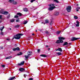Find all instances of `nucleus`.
<instances>
[{
	"instance_id": "f8f14e48",
	"label": "nucleus",
	"mask_w": 80,
	"mask_h": 80,
	"mask_svg": "<svg viewBox=\"0 0 80 80\" xmlns=\"http://www.w3.org/2000/svg\"><path fill=\"white\" fill-rule=\"evenodd\" d=\"M25 70V69L23 68H19V71L20 72H23V71H24Z\"/></svg>"
},
{
	"instance_id": "4be33fe9",
	"label": "nucleus",
	"mask_w": 80,
	"mask_h": 80,
	"mask_svg": "<svg viewBox=\"0 0 80 80\" xmlns=\"http://www.w3.org/2000/svg\"><path fill=\"white\" fill-rule=\"evenodd\" d=\"M17 15H18L19 16H22V13H17Z\"/></svg>"
},
{
	"instance_id": "6ab92c4d",
	"label": "nucleus",
	"mask_w": 80,
	"mask_h": 80,
	"mask_svg": "<svg viewBox=\"0 0 80 80\" xmlns=\"http://www.w3.org/2000/svg\"><path fill=\"white\" fill-rule=\"evenodd\" d=\"M60 32H61V31H59L56 32V34L57 35H59L60 33Z\"/></svg>"
},
{
	"instance_id": "5fc2aeb1",
	"label": "nucleus",
	"mask_w": 80,
	"mask_h": 80,
	"mask_svg": "<svg viewBox=\"0 0 80 80\" xmlns=\"http://www.w3.org/2000/svg\"><path fill=\"white\" fill-rule=\"evenodd\" d=\"M57 50H58V49H56V51H57Z\"/></svg>"
},
{
	"instance_id": "f257e3e1",
	"label": "nucleus",
	"mask_w": 80,
	"mask_h": 80,
	"mask_svg": "<svg viewBox=\"0 0 80 80\" xmlns=\"http://www.w3.org/2000/svg\"><path fill=\"white\" fill-rule=\"evenodd\" d=\"M32 52H27V54H28V55H25L24 56V57H25L26 59H28V58L30 57V56L31 55H32Z\"/></svg>"
},
{
	"instance_id": "f3484780",
	"label": "nucleus",
	"mask_w": 80,
	"mask_h": 80,
	"mask_svg": "<svg viewBox=\"0 0 80 80\" xmlns=\"http://www.w3.org/2000/svg\"><path fill=\"white\" fill-rule=\"evenodd\" d=\"M68 45V43L67 42H65L64 43V44L63 45V46H65V45Z\"/></svg>"
},
{
	"instance_id": "4468645a",
	"label": "nucleus",
	"mask_w": 80,
	"mask_h": 80,
	"mask_svg": "<svg viewBox=\"0 0 80 80\" xmlns=\"http://www.w3.org/2000/svg\"><path fill=\"white\" fill-rule=\"evenodd\" d=\"M15 77H14L12 78H10L8 80H13L14 78H15Z\"/></svg>"
},
{
	"instance_id": "ea45409f",
	"label": "nucleus",
	"mask_w": 80,
	"mask_h": 80,
	"mask_svg": "<svg viewBox=\"0 0 80 80\" xmlns=\"http://www.w3.org/2000/svg\"><path fill=\"white\" fill-rule=\"evenodd\" d=\"M40 49H38V53H40Z\"/></svg>"
},
{
	"instance_id": "13d9d810",
	"label": "nucleus",
	"mask_w": 80,
	"mask_h": 80,
	"mask_svg": "<svg viewBox=\"0 0 80 80\" xmlns=\"http://www.w3.org/2000/svg\"><path fill=\"white\" fill-rule=\"evenodd\" d=\"M2 23V21H0V23Z\"/></svg>"
},
{
	"instance_id": "393cba45",
	"label": "nucleus",
	"mask_w": 80,
	"mask_h": 80,
	"mask_svg": "<svg viewBox=\"0 0 80 80\" xmlns=\"http://www.w3.org/2000/svg\"><path fill=\"white\" fill-rule=\"evenodd\" d=\"M56 54H58V55H62V53L61 52H57Z\"/></svg>"
},
{
	"instance_id": "b1692460",
	"label": "nucleus",
	"mask_w": 80,
	"mask_h": 80,
	"mask_svg": "<svg viewBox=\"0 0 80 80\" xmlns=\"http://www.w3.org/2000/svg\"><path fill=\"white\" fill-rule=\"evenodd\" d=\"M20 27V26L19 25H18V24L15 26V28H18V27Z\"/></svg>"
},
{
	"instance_id": "ddd939ff",
	"label": "nucleus",
	"mask_w": 80,
	"mask_h": 80,
	"mask_svg": "<svg viewBox=\"0 0 80 80\" xmlns=\"http://www.w3.org/2000/svg\"><path fill=\"white\" fill-rule=\"evenodd\" d=\"M76 23L77 24H76V27H79V23L80 22H78V21H76Z\"/></svg>"
},
{
	"instance_id": "e433bc0d",
	"label": "nucleus",
	"mask_w": 80,
	"mask_h": 80,
	"mask_svg": "<svg viewBox=\"0 0 80 80\" xmlns=\"http://www.w3.org/2000/svg\"><path fill=\"white\" fill-rule=\"evenodd\" d=\"M12 50L13 51H16V50H17L16 49V48H14L12 49Z\"/></svg>"
},
{
	"instance_id": "4d7b16f0",
	"label": "nucleus",
	"mask_w": 80,
	"mask_h": 80,
	"mask_svg": "<svg viewBox=\"0 0 80 80\" xmlns=\"http://www.w3.org/2000/svg\"><path fill=\"white\" fill-rule=\"evenodd\" d=\"M15 38H14V36L13 37V38H12V40H13V39H14Z\"/></svg>"
},
{
	"instance_id": "5701e85b",
	"label": "nucleus",
	"mask_w": 80,
	"mask_h": 80,
	"mask_svg": "<svg viewBox=\"0 0 80 80\" xmlns=\"http://www.w3.org/2000/svg\"><path fill=\"white\" fill-rule=\"evenodd\" d=\"M58 51H60V52H62V48H58Z\"/></svg>"
},
{
	"instance_id": "052dcab7",
	"label": "nucleus",
	"mask_w": 80,
	"mask_h": 80,
	"mask_svg": "<svg viewBox=\"0 0 80 80\" xmlns=\"http://www.w3.org/2000/svg\"><path fill=\"white\" fill-rule=\"evenodd\" d=\"M36 32H37V30H36Z\"/></svg>"
},
{
	"instance_id": "2eb2a0df",
	"label": "nucleus",
	"mask_w": 80,
	"mask_h": 80,
	"mask_svg": "<svg viewBox=\"0 0 80 80\" xmlns=\"http://www.w3.org/2000/svg\"><path fill=\"white\" fill-rule=\"evenodd\" d=\"M40 56H41V57H47V55H45V54H42L40 55Z\"/></svg>"
},
{
	"instance_id": "680f3d73",
	"label": "nucleus",
	"mask_w": 80,
	"mask_h": 80,
	"mask_svg": "<svg viewBox=\"0 0 80 80\" xmlns=\"http://www.w3.org/2000/svg\"><path fill=\"white\" fill-rule=\"evenodd\" d=\"M41 23H43V22H42Z\"/></svg>"
},
{
	"instance_id": "0eeeda50",
	"label": "nucleus",
	"mask_w": 80,
	"mask_h": 80,
	"mask_svg": "<svg viewBox=\"0 0 80 80\" xmlns=\"http://www.w3.org/2000/svg\"><path fill=\"white\" fill-rule=\"evenodd\" d=\"M57 43H63V41L62 40H58L56 42Z\"/></svg>"
},
{
	"instance_id": "20e7f679",
	"label": "nucleus",
	"mask_w": 80,
	"mask_h": 80,
	"mask_svg": "<svg viewBox=\"0 0 80 80\" xmlns=\"http://www.w3.org/2000/svg\"><path fill=\"white\" fill-rule=\"evenodd\" d=\"M14 1H15V0H9V3H12L13 4H17V2H14Z\"/></svg>"
},
{
	"instance_id": "6e6552de",
	"label": "nucleus",
	"mask_w": 80,
	"mask_h": 80,
	"mask_svg": "<svg viewBox=\"0 0 80 80\" xmlns=\"http://www.w3.org/2000/svg\"><path fill=\"white\" fill-rule=\"evenodd\" d=\"M2 14H3V15H8V12H2Z\"/></svg>"
},
{
	"instance_id": "c03bdc74",
	"label": "nucleus",
	"mask_w": 80,
	"mask_h": 80,
	"mask_svg": "<svg viewBox=\"0 0 80 80\" xmlns=\"http://www.w3.org/2000/svg\"><path fill=\"white\" fill-rule=\"evenodd\" d=\"M2 15H0V19H2Z\"/></svg>"
},
{
	"instance_id": "a211bd4d",
	"label": "nucleus",
	"mask_w": 80,
	"mask_h": 80,
	"mask_svg": "<svg viewBox=\"0 0 80 80\" xmlns=\"http://www.w3.org/2000/svg\"><path fill=\"white\" fill-rule=\"evenodd\" d=\"M10 22H15V19H11L10 20Z\"/></svg>"
},
{
	"instance_id": "72a5a7b5",
	"label": "nucleus",
	"mask_w": 80,
	"mask_h": 80,
	"mask_svg": "<svg viewBox=\"0 0 80 80\" xmlns=\"http://www.w3.org/2000/svg\"><path fill=\"white\" fill-rule=\"evenodd\" d=\"M35 0H31V3H33V2H34V1H35Z\"/></svg>"
},
{
	"instance_id": "7ed1b4c3",
	"label": "nucleus",
	"mask_w": 80,
	"mask_h": 80,
	"mask_svg": "<svg viewBox=\"0 0 80 80\" xmlns=\"http://www.w3.org/2000/svg\"><path fill=\"white\" fill-rule=\"evenodd\" d=\"M71 9H72V8L71 7V6H68L67 7V8L66 10H67V11L68 12H71Z\"/></svg>"
},
{
	"instance_id": "a18cd8bd",
	"label": "nucleus",
	"mask_w": 80,
	"mask_h": 80,
	"mask_svg": "<svg viewBox=\"0 0 80 80\" xmlns=\"http://www.w3.org/2000/svg\"><path fill=\"white\" fill-rule=\"evenodd\" d=\"M50 25H52V22H51L50 23Z\"/></svg>"
},
{
	"instance_id": "e2e57ef3",
	"label": "nucleus",
	"mask_w": 80,
	"mask_h": 80,
	"mask_svg": "<svg viewBox=\"0 0 80 80\" xmlns=\"http://www.w3.org/2000/svg\"><path fill=\"white\" fill-rule=\"evenodd\" d=\"M69 44H71V43H69Z\"/></svg>"
},
{
	"instance_id": "a19ab883",
	"label": "nucleus",
	"mask_w": 80,
	"mask_h": 80,
	"mask_svg": "<svg viewBox=\"0 0 80 80\" xmlns=\"http://www.w3.org/2000/svg\"><path fill=\"white\" fill-rule=\"evenodd\" d=\"M46 34H47L48 35V31H46Z\"/></svg>"
},
{
	"instance_id": "c85d7f7f",
	"label": "nucleus",
	"mask_w": 80,
	"mask_h": 80,
	"mask_svg": "<svg viewBox=\"0 0 80 80\" xmlns=\"http://www.w3.org/2000/svg\"><path fill=\"white\" fill-rule=\"evenodd\" d=\"M16 50H18V51H19L20 50V48H19V47H18L17 48H16Z\"/></svg>"
},
{
	"instance_id": "9b49d317",
	"label": "nucleus",
	"mask_w": 80,
	"mask_h": 80,
	"mask_svg": "<svg viewBox=\"0 0 80 80\" xmlns=\"http://www.w3.org/2000/svg\"><path fill=\"white\" fill-rule=\"evenodd\" d=\"M12 58V56H8V57H7L5 58V59H10V58Z\"/></svg>"
},
{
	"instance_id": "f704fd0d",
	"label": "nucleus",
	"mask_w": 80,
	"mask_h": 80,
	"mask_svg": "<svg viewBox=\"0 0 80 80\" xmlns=\"http://www.w3.org/2000/svg\"><path fill=\"white\" fill-rule=\"evenodd\" d=\"M27 22H27V21H25V22H24L23 24H26L27 23Z\"/></svg>"
},
{
	"instance_id": "423d86ee",
	"label": "nucleus",
	"mask_w": 80,
	"mask_h": 80,
	"mask_svg": "<svg viewBox=\"0 0 80 80\" xmlns=\"http://www.w3.org/2000/svg\"><path fill=\"white\" fill-rule=\"evenodd\" d=\"M78 39H79V38L73 37L72 38L71 40L72 41H75V40H77Z\"/></svg>"
},
{
	"instance_id": "2f4dec72",
	"label": "nucleus",
	"mask_w": 80,
	"mask_h": 80,
	"mask_svg": "<svg viewBox=\"0 0 80 80\" xmlns=\"http://www.w3.org/2000/svg\"><path fill=\"white\" fill-rule=\"evenodd\" d=\"M16 22H20V20H19V18H18V20H16Z\"/></svg>"
},
{
	"instance_id": "49530a36",
	"label": "nucleus",
	"mask_w": 80,
	"mask_h": 80,
	"mask_svg": "<svg viewBox=\"0 0 80 80\" xmlns=\"http://www.w3.org/2000/svg\"><path fill=\"white\" fill-rule=\"evenodd\" d=\"M29 80H33V78H30L29 79Z\"/></svg>"
},
{
	"instance_id": "bf43d9fd",
	"label": "nucleus",
	"mask_w": 80,
	"mask_h": 80,
	"mask_svg": "<svg viewBox=\"0 0 80 80\" xmlns=\"http://www.w3.org/2000/svg\"><path fill=\"white\" fill-rule=\"evenodd\" d=\"M10 30H12V29L11 28H10Z\"/></svg>"
},
{
	"instance_id": "864d4df0",
	"label": "nucleus",
	"mask_w": 80,
	"mask_h": 80,
	"mask_svg": "<svg viewBox=\"0 0 80 80\" xmlns=\"http://www.w3.org/2000/svg\"><path fill=\"white\" fill-rule=\"evenodd\" d=\"M1 49H3V47H1Z\"/></svg>"
},
{
	"instance_id": "58836bf2",
	"label": "nucleus",
	"mask_w": 80,
	"mask_h": 80,
	"mask_svg": "<svg viewBox=\"0 0 80 80\" xmlns=\"http://www.w3.org/2000/svg\"><path fill=\"white\" fill-rule=\"evenodd\" d=\"M20 36H22V35H23V34H22V33H19Z\"/></svg>"
},
{
	"instance_id": "7c9ffc66",
	"label": "nucleus",
	"mask_w": 80,
	"mask_h": 80,
	"mask_svg": "<svg viewBox=\"0 0 80 80\" xmlns=\"http://www.w3.org/2000/svg\"><path fill=\"white\" fill-rule=\"evenodd\" d=\"M59 14V13H58V12H56L55 14V15H58Z\"/></svg>"
},
{
	"instance_id": "a878e982",
	"label": "nucleus",
	"mask_w": 80,
	"mask_h": 80,
	"mask_svg": "<svg viewBox=\"0 0 80 80\" xmlns=\"http://www.w3.org/2000/svg\"><path fill=\"white\" fill-rule=\"evenodd\" d=\"M4 26L3 27H2L0 28V30L2 32L3 31V28H4Z\"/></svg>"
},
{
	"instance_id": "39448f33",
	"label": "nucleus",
	"mask_w": 80,
	"mask_h": 80,
	"mask_svg": "<svg viewBox=\"0 0 80 80\" xmlns=\"http://www.w3.org/2000/svg\"><path fill=\"white\" fill-rule=\"evenodd\" d=\"M56 8L55 6L50 7L48 8V10H53L54 8Z\"/></svg>"
},
{
	"instance_id": "9d476101",
	"label": "nucleus",
	"mask_w": 80,
	"mask_h": 80,
	"mask_svg": "<svg viewBox=\"0 0 80 80\" xmlns=\"http://www.w3.org/2000/svg\"><path fill=\"white\" fill-rule=\"evenodd\" d=\"M25 63V62L22 61V62L20 63H18V65L19 66H20L21 65H23Z\"/></svg>"
},
{
	"instance_id": "473e14b6",
	"label": "nucleus",
	"mask_w": 80,
	"mask_h": 80,
	"mask_svg": "<svg viewBox=\"0 0 80 80\" xmlns=\"http://www.w3.org/2000/svg\"><path fill=\"white\" fill-rule=\"evenodd\" d=\"M74 18H75V19H78V17H77V16H75L74 17Z\"/></svg>"
},
{
	"instance_id": "603ef678",
	"label": "nucleus",
	"mask_w": 80,
	"mask_h": 80,
	"mask_svg": "<svg viewBox=\"0 0 80 80\" xmlns=\"http://www.w3.org/2000/svg\"><path fill=\"white\" fill-rule=\"evenodd\" d=\"M46 47H48V45L46 46Z\"/></svg>"
},
{
	"instance_id": "cd10ccee",
	"label": "nucleus",
	"mask_w": 80,
	"mask_h": 80,
	"mask_svg": "<svg viewBox=\"0 0 80 80\" xmlns=\"http://www.w3.org/2000/svg\"><path fill=\"white\" fill-rule=\"evenodd\" d=\"M49 7H52V6H53V5L52 4H50L48 5Z\"/></svg>"
},
{
	"instance_id": "09e8293b",
	"label": "nucleus",
	"mask_w": 80,
	"mask_h": 80,
	"mask_svg": "<svg viewBox=\"0 0 80 80\" xmlns=\"http://www.w3.org/2000/svg\"><path fill=\"white\" fill-rule=\"evenodd\" d=\"M52 6H55V4H52Z\"/></svg>"
},
{
	"instance_id": "1a4fd4ad",
	"label": "nucleus",
	"mask_w": 80,
	"mask_h": 80,
	"mask_svg": "<svg viewBox=\"0 0 80 80\" xmlns=\"http://www.w3.org/2000/svg\"><path fill=\"white\" fill-rule=\"evenodd\" d=\"M58 39L59 40H65V38L63 37H59L58 38Z\"/></svg>"
},
{
	"instance_id": "6e6d98bb",
	"label": "nucleus",
	"mask_w": 80,
	"mask_h": 80,
	"mask_svg": "<svg viewBox=\"0 0 80 80\" xmlns=\"http://www.w3.org/2000/svg\"><path fill=\"white\" fill-rule=\"evenodd\" d=\"M35 34L34 33H32V35H34Z\"/></svg>"
},
{
	"instance_id": "412c9836",
	"label": "nucleus",
	"mask_w": 80,
	"mask_h": 80,
	"mask_svg": "<svg viewBox=\"0 0 80 80\" xmlns=\"http://www.w3.org/2000/svg\"><path fill=\"white\" fill-rule=\"evenodd\" d=\"M54 2L57 3H59V1L57 0H54Z\"/></svg>"
},
{
	"instance_id": "8fccbe9b",
	"label": "nucleus",
	"mask_w": 80,
	"mask_h": 80,
	"mask_svg": "<svg viewBox=\"0 0 80 80\" xmlns=\"http://www.w3.org/2000/svg\"><path fill=\"white\" fill-rule=\"evenodd\" d=\"M9 17H10L9 16H7V18H9Z\"/></svg>"
},
{
	"instance_id": "aec40b11",
	"label": "nucleus",
	"mask_w": 80,
	"mask_h": 80,
	"mask_svg": "<svg viewBox=\"0 0 80 80\" xmlns=\"http://www.w3.org/2000/svg\"><path fill=\"white\" fill-rule=\"evenodd\" d=\"M23 54V53H22V52H19V53L18 54H17V55L19 56V55H22Z\"/></svg>"
},
{
	"instance_id": "c9c22d12",
	"label": "nucleus",
	"mask_w": 80,
	"mask_h": 80,
	"mask_svg": "<svg viewBox=\"0 0 80 80\" xmlns=\"http://www.w3.org/2000/svg\"><path fill=\"white\" fill-rule=\"evenodd\" d=\"M14 18H18V16L17 15H15L14 16Z\"/></svg>"
},
{
	"instance_id": "3c124183",
	"label": "nucleus",
	"mask_w": 80,
	"mask_h": 80,
	"mask_svg": "<svg viewBox=\"0 0 80 80\" xmlns=\"http://www.w3.org/2000/svg\"><path fill=\"white\" fill-rule=\"evenodd\" d=\"M0 13H2V11H0Z\"/></svg>"
},
{
	"instance_id": "f03ea898",
	"label": "nucleus",
	"mask_w": 80,
	"mask_h": 80,
	"mask_svg": "<svg viewBox=\"0 0 80 80\" xmlns=\"http://www.w3.org/2000/svg\"><path fill=\"white\" fill-rule=\"evenodd\" d=\"M14 37L15 39H17V40H18L20 38L21 36H20V35L18 33L17 34H16V35L14 36Z\"/></svg>"
},
{
	"instance_id": "dca6fc26",
	"label": "nucleus",
	"mask_w": 80,
	"mask_h": 80,
	"mask_svg": "<svg viewBox=\"0 0 80 80\" xmlns=\"http://www.w3.org/2000/svg\"><path fill=\"white\" fill-rule=\"evenodd\" d=\"M48 20L46 19L45 20V23H44V25H45V23H48Z\"/></svg>"
},
{
	"instance_id": "c756f323",
	"label": "nucleus",
	"mask_w": 80,
	"mask_h": 80,
	"mask_svg": "<svg viewBox=\"0 0 80 80\" xmlns=\"http://www.w3.org/2000/svg\"><path fill=\"white\" fill-rule=\"evenodd\" d=\"M79 9H80V8H76V11H77V12H78V10H79Z\"/></svg>"
},
{
	"instance_id": "bb28decb",
	"label": "nucleus",
	"mask_w": 80,
	"mask_h": 80,
	"mask_svg": "<svg viewBox=\"0 0 80 80\" xmlns=\"http://www.w3.org/2000/svg\"><path fill=\"white\" fill-rule=\"evenodd\" d=\"M24 11L25 12H27L28 11V9L27 8H25L24 9Z\"/></svg>"
},
{
	"instance_id": "79ce46f5",
	"label": "nucleus",
	"mask_w": 80,
	"mask_h": 80,
	"mask_svg": "<svg viewBox=\"0 0 80 80\" xmlns=\"http://www.w3.org/2000/svg\"><path fill=\"white\" fill-rule=\"evenodd\" d=\"M2 67L4 68L5 67V65H2Z\"/></svg>"
},
{
	"instance_id": "37998d69",
	"label": "nucleus",
	"mask_w": 80,
	"mask_h": 80,
	"mask_svg": "<svg viewBox=\"0 0 80 80\" xmlns=\"http://www.w3.org/2000/svg\"><path fill=\"white\" fill-rule=\"evenodd\" d=\"M26 76H27L26 74L24 75V78H26Z\"/></svg>"
},
{
	"instance_id": "de8ad7c7",
	"label": "nucleus",
	"mask_w": 80,
	"mask_h": 80,
	"mask_svg": "<svg viewBox=\"0 0 80 80\" xmlns=\"http://www.w3.org/2000/svg\"><path fill=\"white\" fill-rule=\"evenodd\" d=\"M6 40H10V39L9 38H7V39H6Z\"/></svg>"
},
{
	"instance_id": "4c0bfd02",
	"label": "nucleus",
	"mask_w": 80,
	"mask_h": 80,
	"mask_svg": "<svg viewBox=\"0 0 80 80\" xmlns=\"http://www.w3.org/2000/svg\"><path fill=\"white\" fill-rule=\"evenodd\" d=\"M1 35H3V32H2V31H1Z\"/></svg>"
}]
</instances>
